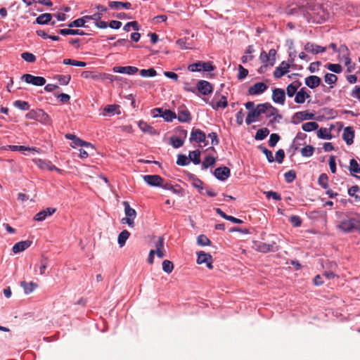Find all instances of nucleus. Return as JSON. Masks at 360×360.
<instances>
[{
    "label": "nucleus",
    "mask_w": 360,
    "mask_h": 360,
    "mask_svg": "<svg viewBox=\"0 0 360 360\" xmlns=\"http://www.w3.org/2000/svg\"><path fill=\"white\" fill-rule=\"evenodd\" d=\"M307 15L310 18L309 21L311 20L313 22L319 24L325 22L329 16L328 13L319 5L314 6L310 11L307 13Z\"/></svg>",
    "instance_id": "nucleus-1"
},
{
    "label": "nucleus",
    "mask_w": 360,
    "mask_h": 360,
    "mask_svg": "<svg viewBox=\"0 0 360 360\" xmlns=\"http://www.w3.org/2000/svg\"><path fill=\"white\" fill-rule=\"evenodd\" d=\"M26 117L31 120H35L45 125H51L52 124V120L50 116L42 109L30 110L26 115Z\"/></svg>",
    "instance_id": "nucleus-2"
},
{
    "label": "nucleus",
    "mask_w": 360,
    "mask_h": 360,
    "mask_svg": "<svg viewBox=\"0 0 360 360\" xmlns=\"http://www.w3.org/2000/svg\"><path fill=\"white\" fill-rule=\"evenodd\" d=\"M214 69V67L210 62L197 61L188 66V70L191 72H211Z\"/></svg>",
    "instance_id": "nucleus-3"
},
{
    "label": "nucleus",
    "mask_w": 360,
    "mask_h": 360,
    "mask_svg": "<svg viewBox=\"0 0 360 360\" xmlns=\"http://www.w3.org/2000/svg\"><path fill=\"white\" fill-rule=\"evenodd\" d=\"M265 108V106L262 105V103L259 104L257 105V107L249 111L248 116L245 120V122L247 124H250L255 122L257 121V118L262 114H264V109Z\"/></svg>",
    "instance_id": "nucleus-4"
},
{
    "label": "nucleus",
    "mask_w": 360,
    "mask_h": 360,
    "mask_svg": "<svg viewBox=\"0 0 360 360\" xmlns=\"http://www.w3.org/2000/svg\"><path fill=\"white\" fill-rule=\"evenodd\" d=\"M265 106V108L264 109V114H266V116L267 117H273V120L271 121L273 122H278L281 119H282V116L278 114V110L275 107L272 106L269 103H262Z\"/></svg>",
    "instance_id": "nucleus-5"
},
{
    "label": "nucleus",
    "mask_w": 360,
    "mask_h": 360,
    "mask_svg": "<svg viewBox=\"0 0 360 360\" xmlns=\"http://www.w3.org/2000/svg\"><path fill=\"white\" fill-rule=\"evenodd\" d=\"M21 79L26 83L31 84L37 86H41L46 84V79L44 77L39 76H34L30 74L23 75Z\"/></svg>",
    "instance_id": "nucleus-6"
},
{
    "label": "nucleus",
    "mask_w": 360,
    "mask_h": 360,
    "mask_svg": "<svg viewBox=\"0 0 360 360\" xmlns=\"http://www.w3.org/2000/svg\"><path fill=\"white\" fill-rule=\"evenodd\" d=\"M314 119V114L308 112L307 111H300L294 114L291 122L294 124H297L301 121Z\"/></svg>",
    "instance_id": "nucleus-7"
},
{
    "label": "nucleus",
    "mask_w": 360,
    "mask_h": 360,
    "mask_svg": "<svg viewBox=\"0 0 360 360\" xmlns=\"http://www.w3.org/2000/svg\"><path fill=\"white\" fill-rule=\"evenodd\" d=\"M338 57L340 62H343L346 66H349L351 63L349 58V50L346 45H341L338 50Z\"/></svg>",
    "instance_id": "nucleus-8"
},
{
    "label": "nucleus",
    "mask_w": 360,
    "mask_h": 360,
    "mask_svg": "<svg viewBox=\"0 0 360 360\" xmlns=\"http://www.w3.org/2000/svg\"><path fill=\"white\" fill-rule=\"evenodd\" d=\"M196 89L205 96L211 94L213 90L211 84L205 80H199L196 85Z\"/></svg>",
    "instance_id": "nucleus-9"
},
{
    "label": "nucleus",
    "mask_w": 360,
    "mask_h": 360,
    "mask_svg": "<svg viewBox=\"0 0 360 360\" xmlns=\"http://www.w3.org/2000/svg\"><path fill=\"white\" fill-rule=\"evenodd\" d=\"M143 179L146 183L151 186H160L161 184L163 182V179L157 174L144 175L143 176Z\"/></svg>",
    "instance_id": "nucleus-10"
},
{
    "label": "nucleus",
    "mask_w": 360,
    "mask_h": 360,
    "mask_svg": "<svg viewBox=\"0 0 360 360\" xmlns=\"http://www.w3.org/2000/svg\"><path fill=\"white\" fill-rule=\"evenodd\" d=\"M272 100L276 103L284 105L285 101V91L282 89H274L272 93Z\"/></svg>",
    "instance_id": "nucleus-11"
},
{
    "label": "nucleus",
    "mask_w": 360,
    "mask_h": 360,
    "mask_svg": "<svg viewBox=\"0 0 360 360\" xmlns=\"http://www.w3.org/2000/svg\"><path fill=\"white\" fill-rule=\"evenodd\" d=\"M187 131L182 129L180 131V136H172L170 139L172 146L174 148H179L184 145V139L186 137Z\"/></svg>",
    "instance_id": "nucleus-12"
},
{
    "label": "nucleus",
    "mask_w": 360,
    "mask_h": 360,
    "mask_svg": "<svg viewBox=\"0 0 360 360\" xmlns=\"http://www.w3.org/2000/svg\"><path fill=\"white\" fill-rule=\"evenodd\" d=\"M268 86L264 82H257L251 86L248 89L250 95H259L264 93Z\"/></svg>",
    "instance_id": "nucleus-13"
},
{
    "label": "nucleus",
    "mask_w": 360,
    "mask_h": 360,
    "mask_svg": "<svg viewBox=\"0 0 360 360\" xmlns=\"http://www.w3.org/2000/svg\"><path fill=\"white\" fill-rule=\"evenodd\" d=\"M304 50L308 53H311L315 55L325 52L326 47L321 46L311 42H307L304 46Z\"/></svg>",
    "instance_id": "nucleus-14"
},
{
    "label": "nucleus",
    "mask_w": 360,
    "mask_h": 360,
    "mask_svg": "<svg viewBox=\"0 0 360 360\" xmlns=\"http://www.w3.org/2000/svg\"><path fill=\"white\" fill-rule=\"evenodd\" d=\"M290 69V64L285 61H283L278 67H277L274 72V77L275 78H281L286 73L288 72Z\"/></svg>",
    "instance_id": "nucleus-15"
},
{
    "label": "nucleus",
    "mask_w": 360,
    "mask_h": 360,
    "mask_svg": "<svg viewBox=\"0 0 360 360\" xmlns=\"http://www.w3.org/2000/svg\"><path fill=\"white\" fill-rule=\"evenodd\" d=\"M230 169L227 167H221L215 169L214 175L217 179L225 181L230 176Z\"/></svg>",
    "instance_id": "nucleus-16"
},
{
    "label": "nucleus",
    "mask_w": 360,
    "mask_h": 360,
    "mask_svg": "<svg viewBox=\"0 0 360 360\" xmlns=\"http://www.w3.org/2000/svg\"><path fill=\"white\" fill-rule=\"evenodd\" d=\"M139 71V69L134 66H117L113 68V72L121 73V74H127V75H134Z\"/></svg>",
    "instance_id": "nucleus-17"
},
{
    "label": "nucleus",
    "mask_w": 360,
    "mask_h": 360,
    "mask_svg": "<svg viewBox=\"0 0 360 360\" xmlns=\"http://www.w3.org/2000/svg\"><path fill=\"white\" fill-rule=\"evenodd\" d=\"M206 139L205 134L200 129H193L191 134L190 141L203 143Z\"/></svg>",
    "instance_id": "nucleus-18"
},
{
    "label": "nucleus",
    "mask_w": 360,
    "mask_h": 360,
    "mask_svg": "<svg viewBox=\"0 0 360 360\" xmlns=\"http://www.w3.org/2000/svg\"><path fill=\"white\" fill-rule=\"evenodd\" d=\"M55 212V208L48 207L35 214V216L34 217V219L35 221H42L45 220L47 217L52 215Z\"/></svg>",
    "instance_id": "nucleus-19"
},
{
    "label": "nucleus",
    "mask_w": 360,
    "mask_h": 360,
    "mask_svg": "<svg viewBox=\"0 0 360 360\" xmlns=\"http://www.w3.org/2000/svg\"><path fill=\"white\" fill-rule=\"evenodd\" d=\"M354 137V131L352 127H347L344 129L342 133V139L347 145L353 143Z\"/></svg>",
    "instance_id": "nucleus-20"
},
{
    "label": "nucleus",
    "mask_w": 360,
    "mask_h": 360,
    "mask_svg": "<svg viewBox=\"0 0 360 360\" xmlns=\"http://www.w3.org/2000/svg\"><path fill=\"white\" fill-rule=\"evenodd\" d=\"M51 19L52 15L51 13H42L36 18L35 23L38 25H48L50 23L51 25H54L56 22H51Z\"/></svg>",
    "instance_id": "nucleus-21"
},
{
    "label": "nucleus",
    "mask_w": 360,
    "mask_h": 360,
    "mask_svg": "<svg viewBox=\"0 0 360 360\" xmlns=\"http://www.w3.org/2000/svg\"><path fill=\"white\" fill-rule=\"evenodd\" d=\"M32 244V241L30 240H23L18 243H16L12 248L13 253L18 254L20 252L24 251L27 248H28Z\"/></svg>",
    "instance_id": "nucleus-22"
},
{
    "label": "nucleus",
    "mask_w": 360,
    "mask_h": 360,
    "mask_svg": "<svg viewBox=\"0 0 360 360\" xmlns=\"http://www.w3.org/2000/svg\"><path fill=\"white\" fill-rule=\"evenodd\" d=\"M338 228L345 233H349L354 228V220H352V219L343 220L338 225Z\"/></svg>",
    "instance_id": "nucleus-23"
},
{
    "label": "nucleus",
    "mask_w": 360,
    "mask_h": 360,
    "mask_svg": "<svg viewBox=\"0 0 360 360\" xmlns=\"http://www.w3.org/2000/svg\"><path fill=\"white\" fill-rule=\"evenodd\" d=\"M321 79L318 76L311 75L305 78V84L310 89H314L321 84Z\"/></svg>",
    "instance_id": "nucleus-24"
},
{
    "label": "nucleus",
    "mask_w": 360,
    "mask_h": 360,
    "mask_svg": "<svg viewBox=\"0 0 360 360\" xmlns=\"http://www.w3.org/2000/svg\"><path fill=\"white\" fill-rule=\"evenodd\" d=\"M138 125L143 132H146L151 135L158 134V132L156 129H155L153 127L143 120L139 121Z\"/></svg>",
    "instance_id": "nucleus-25"
},
{
    "label": "nucleus",
    "mask_w": 360,
    "mask_h": 360,
    "mask_svg": "<svg viewBox=\"0 0 360 360\" xmlns=\"http://www.w3.org/2000/svg\"><path fill=\"white\" fill-rule=\"evenodd\" d=\"M109 7L112 9L119 10L120 8H124L129 10L131 8V4L129 2H121V1H112L109 2Z\"/></svg>",
    "instance_id": "nucleus-26"
},
{
    "label": "nucleus",
    "mask_w": 360,
    "mask_h": 360,
    "mask_svg": "<svg viewBox=\"0 0 360 360\" xmlns=\"http://www.w3.org/2000/svg\"><path fill=\"white\" fill-rule=\"evenodd\" d=\"M20 286L23 288L25 294L29 295L32 293L36 288H37L38 285L32 281H21Z\"/></svg>",
    "instance_id": "nucleus-27"
},
{
    "label": "nucleus",
    "mask_w": 360,
    "mask_h": 360,
    "mask_svg": "<svg viewBox=\"0 0 360 360\" xmlns=\"http://www.w3.org/2000/svg\"><path fill=\"white\" fill-rule=\"evenodd\" d=\"M309 97V95L306 92L305 88H302L298 91L295 96V102L298 104L304 103L305 100Z\"/></svg>",
    "instance_id": "nucleus-28"
},
{
    "label": "nucleus",
    "mask_w": 360,
    "mask_h": 360,
    "mask_svg": "<svg viewBox=\"0 0 360 360\" xmlns=\"http://www.w3.org/2000/svg\"><path fill=\"white\" fill-rule=\"evenodd\" d=\"M301 83L300 82H294L289 85H288L286 88V94L288 97H292L295 96L297 92L298 88L300 86Z\"/></svg>",
    "instance_id": "nucleus-29"
},
{
    "label": "nucleus",
    "mask_w": 360,
    "mask_h": 360,
    "mask_svg": "<svg viewBox=\"0 0 360 360\" xmlns=\"http://www.w3.org/2000/svg\"><path fill=\"white\" fill-rule=\"evenodd\" d=\"M349 170L352 175L354 176L356 179H360V176L353 174V173H354V174L360 173V166L355 159L350 160Z\"/></svg>",
    "instance_id": "nucleus-30"
},
{
    "label": "nucleus",
    "mask_w": 360,
    "mask_h": 360,
    "mask_svg": "<svg viewBox=\"0 0 360 360\" xmlns=\"http://www.w3.org/2000/svg\"><path fill=\"white\" fill-rule=\"evenodd\" d=\"M124 207V214L127 217L132 219L134 221L136 217V212L134 209L130 207L129 202L124 201L122 202Z\"/></svg>",
    "instance_id": "nucleus-31"
},
{
    "label": "nucleus",
    "mask_w": 360,
    "mask_h": 360,
    "mask_svg": "<svg viewBox=\"0 0 360 360\" xmlns=\"http://www.w3.org/2000/svg\"><path fill=\"white\" fill-rule=\"evenodd\" d=\"M38 165L41 169H48L50 171H56L59 173L61 172V169L56 167L53 165L51 164V162L44 161L42 160H38Z\"/></svg>",
    "instance_id": "nucleus-32"
},
{
    "label": "nucleus",
    "mask_w": 360,
    "mask_h": 360,
    "mask_svg": "<svg viewBox=\"0 0 360 360\" xmlns=\"http://www.w3.org/2000/svg\"><path fill=\"white\" fill-rule=\"evenodd\" d=\"M58 32L62 35H80L83 36L85 32L80 30H72V29H61Z\"/></svg>",
    "instance_id": "nucleus-33"
},
{
    "label": "nucleus",
    "mask_w": 360,
    "mask_h": 360,
    "mask_svg": "<svg viewBox=\"0 0 360 360\" xmlns=\"http://www.w3.org/2000/svg\"><path fill=\"white\" fill-rule=\"evenodd\" d=\"M8 148L12 151H35L39 152L36 148H30L25 146L9 145Z\"/></svg>",
    "instance_id": "nucleus-34"
},
{
    "label": "nucleus",
    "mask_w": 360,
    "mask_h": 360,
    "mask_svg": "<svg viewBox=\"0 0 360 360\" xmlns=\"http://www.w3.org/2000/svg\"><path fill=\"white\" fill-rule=\"evenodd\" d=\"M197 254H198L197 263L198 264H202L207 262H209V260H212V256L210 254L206 253L203 251H200V252H198Z\"/></svg>",
    "instance_id": "nucleus-35"
},
{
    "label": "nucleus",
    "mask_w": 360,
    "mask_h": 360,
    "mask_svg": "<svg viewBox=\"0 0 360 360\" xmlns=\"http://www.w3.org/2000/svg\"><path fill=\"white\" fill-rule=\"evenodd\" d=\"M317 136L321 139L330 140L332 139L330 130L323 127H321L317 131Z\"/></svg>",
    "instance_id": "nucleus-36"
},
{
    "label": "nucleus",
    "mask_w": 360,
    "mask_h": 360,
    "mask_svg": "<svg viewBox=\"0 0 360 360\" xmlns=\"http://www.w3.org/2000/svg\"><path fill=\"white\" fill-rule=\"evenodd\" d=\"M178 120L181 122H188L191 120V114L188 110H184L179 112L176 116Z\"/></svg>",
    "instance_id": "nucleus-37"
},
{
    "label": "nucleus",
    "mask_w": 360,
    "mask_h": 360,
    "mask_svg": "<svg viewBox=\"0 0 360 360\" xmlns=\"http://www.w3.org/2000/svg\"><path fill=\"white\" fill-rule=\"evenodd\" d=\"M130 233L127 230H123L118 236L117 243L120 247H123L129 238Z\"/></svg>",
    "instance_id": "nucleus-38"
},
{
    "label": "nucleus",
    "mask_w": 360,
    "mask_h": 360,
    "mask_svg": "<svg viewBox=\"0 0 360 360\" xmlns=\"http://www.w3.org/2000/svg\"><path fill=\"white\" fill-rule=\"evenodd\" d=\"M159 115L167 122H172L174 119L176 118V115L170 110H165L162 113Z\"/></svg>",
    "instance_id": "nucleus-39"
},
{
    "label": "nucleus",
    "mask_w": 360,
    "mask_h": 360,
    "mask_svg": "<svg viewBox=\"0 0 360 360\" xmlns=\"http://www.w3.org/2000/svg\"><path fill=\"white\" fill-rule=\"evenodd\" d=\"M200 152L198 150H193L189 153L188 159L190 162L192 161L193 164L198 165L200 163Z\"/></svg>",
    "instance_id": "nucleus-40"
},
{
    "label": "nucleus",
    "mask_w": 360,
    "mask_h": 360,
    "mask_svg": "<svg viewBox=\"0 0 360 360\" xmlns=\"http://www.w3.org/2000/svg\"><path fill=\"white\" fill-rule=\"evenodd\" d=\"M228 105V102L226 96H222L219 101L216 103H212V107L214 110H217L219 108H225Z\"/></svg>",
    "instance_id": "nucleus-41"
},
{
    "label": "nucleus",
    "mask_w": 360,
    "mask_h": 360,
    "mask_svg": "<svg viewBox=\"0 0 360 360\" xmlns=\"http://www.w3.org/2000/svg\"><path fill=\"white\" fill-rule=\"evenodd\" d=\"M314 148L311 145H307L300 150L302 156L304 158H309L313 155Z\"/></svg>",
    "instance_id": "nucleus-42"
},
{
    "label": "nucleus",
    "mask_w": 360,
    "mask_h": 360,
    "mask_svg": "<svg viewBox=\"0 0 360 360\" xmlns=\"http://www.w3.org/2000/svg\"><path fill=\"white\" fill-rule=\"evenodd\" d=\"M360 192V188L359 186H353L348 189L349 195L354 197L356 202H360V195L356 193Z\"/></svg>",
    "instance_id": "nucleus-43"
},
{
    "label": "nucleus",
    "mask_w": 360,
    "mask_h": 360,
    "mask_svg": "<svg viewBox=\"0 0 360 360\" xmlns=\"http://www.w3.org/2000/svg\"><path fill=\"white\" fill-rule=\"evenodd\" d=\"M216 160L212 156H207L202 162V169H206L215 164Z\"/></svg>",
    "instance_id": "nucleus-44"
},
{
    "label": "nucleus",
    "mask_w": 360,
    "mask_h": 360,
    "mask_svg": "<svg viewBox=\"0 0 360 360\" xmlns=\"http://www.w3.org/2000/svg\"><path fill=\"white\" fill-rule=\"evenodd\" d=\"M302 128L304 131L310 132L317 129L319 124L316 122H309L303 124Z\"/></svg>",
    "instance_id": "nucleus-45"
},
{
    "label": "nucleus",
    "mask_w": 360,
    "mask_h": 360,
    "mask_svg": "<svg viewBox=\"0 0 360 360\" xmlns=\"http://www.w3.org/2000/svg\"><path fill=\"white\" fill-rule=\"evenodd\" d=\"M259 250L261 252H266L269 251H276V246L275 243H272L271 244L262 243L259 245Z\"/></svg>",
    "instance_id": "nucleus-46"
},
{
    "label": "nucleus",
    "mask_w": 360,
    "mask_h": 360,
    "mask_svg": "<svg viewBox=\"0 0 360 360\" xmlns=\"http://www.w3.org/2000/svg\"><path fill=\"white\" fill-rule=\"evenodd\" d=\"M269 130L267 128H266V127L262 128V129H259V130H257L255 138L256 140L262 141V140L264 139L269 135Z\"/></svg>",
    "instance_id": "nucleus-47"
},
{
    "label": "nucleus",
    "mask_w": 360,
    "mask_h": 360,
    "mask_svg": "<svg viewBox=\"0 0 360 360\" xmlns=\"http://www.w3.org/2000/svg\"><path fill=\"white\" fill-rule=\"evenodd\" d=\"M13 105L22 110H28L30 109V104L27 101L17 100L13 102Z\"/></svg>",
    "instance_id": "nucleus-48"
},
{
    "label": "nucleus",
    "mask_w": 360,
    "mask_h": 360,
    "mask_svg": "<svg viewBox=\"0 0 360 360\" xmlns=\"http://www.w3.org/2000/svg\"><path fill=\"white\" fill-rule=\"evenodd\" d=\"M118 108H119V105H108L104 108L103 110H104L105 113H103V115H113L116 112V110Z\"/></svg>",
    "instance_id": "nucleus-49"
},
{
    "label": "nucleus",
    "mask_w": 360,
    "mask_h": 360,
    "mask_svg": "<svg viewBox=\"0 0 360 360\" xmlns=\"http://www.w3.org/2000/svg\"><path fill=\"white\" fill-rule=\"evenodd\" d=\"M63 63L65 65H71L77 67H85L86 65V63L83 61H78L73 59H64Z\"/></svg>",
    "instance_id": "nucleus-50"
},
{
    "label": "nucleus",
    "mask_w": 360,
    "mask_h": 360,
    "mask_svg": "<svg viewBox=\"0 0 360 360\" xmlns=\"http://www.w3.org/2000/svg\"><path fill=\"white\" fill-rule=\"evenodd\" d=\"M174 269L173 263L169 260H164L162 262V270L167 273L170 274L172 272Z\"/></svg>",
    "instance_id": "nucleus-51"
},
{
    "label": "nucleus",
    "mask_w": 360,
    "mask_h": 360,
    "mask_svg": "<svg viewBox=\"0 0 360 360\" xmlns=\"http://www.w3.org/2000/svg\"><path fill=\"white\" fill-rule=\"evenodd\" d=\"M157 75V72L153 68H150L148 70H141L140 71V75L143 77H155Z\"/></svg>",
    "instance_id": "nucleus-52"
},
{
    "label": "nucleus",
    "mask_w": 360,
    "mask_h": 360,
    "mask_svg": "<svg viewBox=\"0 0 360 360\" xmlns=\"http://www.w3.org/2000/svg\"><path fill=\"white\" fill-rule=\"evenodd\" d=\"M86 21L84 18H78L70 22L68 26L69 27H84Z\"/></svg>",
    "instance_id": "nucleus-53"
},
{
    "label": "nucleus",
    "mask_w": 360,
    "mask_h": 360,
    "mask_svg": "<svg viewBox=\"0 0 360 360\" xmlns=\"http://www.w3.org/2000/svg\"><path fill=\"white\" fill-rule=\"evenodd\" d=\"M197 243L200 246L209 245L210 240L206 236L201 234L197 238Z\"/></svg>",
    "instance_id": "nucleus-54"
},
{
    "label": "nucleus",
    "mask_w": 360,
    "mask_h": 360,
    "mask_svg": "<svg viewBox=\"0 0 360 360\" xmlns=\"http://www.w3.org/2000/svg\"><path fill=\"white\" fill-rule=\"evenodd\" d=\"M65 138L69 139V140H72V147H76V146H77L81 144L82 139H80L79 138L77 137L75 134H65Z\"/></svg>",
    "instance_id": "nucleus-55"
},
{
    "label": "nucleus",
    "mask_w": 360,
    "mask_h": 360,
    "mask_svg": "<svg viewBox=\"0 0 360 360\" xmlns=\"http://www.w3.org/2000/svg\"><path fill=\"white\" fill-rule=\"evenodd\" d=\"M70 75H58L56 76V79L59 82V84L60 85H67L70 82Z\"/></svg>",
    "instance_id": "nucleus-56"
},
{
    "label": "nucleus",
    "mask_w": 360,
    "mask_h": 360,
    "mask_svg": "<svg viewBox=\"0 0 360 360\" xmlns=\"http://www.w3.org/2000/svg\"><path fill=\"white\" fill-rule=\"evenodd\" d=\"M190 163V160L185 155H179L176 164L180 166H186Z\"/></svg>",
    "instance_id": "nucleus-57"
},
{
    "label": "nucleus",
    "mask_w": 360,
    "mask_h": 360,
    "mask_svg": "<svg viewBox=\"0 0 360 360\" xmlns=\"http://www.w3.org/2000/svg\"><path fill=\"white\" fill-rule=\"evenodd\" d=\"M328 176L326 174H321L318 179L319 184L323 188H327L328 185Z\"/></svg>",
    "instance_id": "nucleus-58"
},
{
    "label": "nucleus",
    "mask_w": 360,
    "mask_h": 360,
    "mask_svg": "<svg viewBox=\"0 0 360 360\" xmlns=\"http://www.w3.org/2000/svg\"><path fill=\"white\" fill-rule=\"evenodd\" d=\"M133 28L134 30L138 31L139 30V24L136 21L129 22L124 25L123 30L126 32H129L130 28Z\"/></svg>",
    "instance_id": "nucleus-59"
},
{
    "label": "nucleus",
    "mask_w": 360,
    "mask_h": 360,
    "mask_svg": "<svg viewBox=\"0 0 360 360\" xmlns=\"http://www.w3.org/2000/svg\"><path fill=\"white\" fill-rule=\"evenodd\" d=\"M338 77L332 73H327L324 77V81L328 84H333L337 82Z\"/></svg>",
    "instance_id": "nucleus-60"
},
{
    "label": "nucleus",
    "mask_w": 360,
    "mask_h": 360,
    "mask_svg": "<svg viewBox=\"0 0 360 360\" xmlns=\"http://www.w3.org/2000/svg\"><path fill=\"white\" fill-rule=\"evenodd\" d=\"M259 59L263 64L270 66L271 58L266 51H263L261 52Z\"/></svg>",
    "instance_id": "nucleus-61"
},
{
    "label": "nucleus",
    "mask_w": 360,
    "mask_h": 360,
    "mask_svg": "<svg viewBox=\"0 0 360 360\" xmlns=\"http://www.w3.org/2000/svg\"><path fill=\"white\" fill-rule=\"evenodd\" d=\"M327 68L330 71L337 73V74L340 73L342 70L341 65L339 64L329 63L327 65Z\"/></svg>",
    "instance_id": "nucleus-62"
},
{
    "label": "nucleus",
    "mask_w": 360,
    "mask_h": 360,
    "mask_svg": "<svg viewBox=\"0 0 360 360\" xmlns=\"http://www.w3.org/2000/svg\"><path fill=\"white\" fill-rule=\"evenodd\" d=\"M285 180L288 183L292 182L296 178V173L294 170H290L284 174Z\"/></svg>",
    "instance_id": "nucleus-63"
},
{
    "label": "nucleus",
    "mask_w": 360,
    "mask_h": 360,
    "mask_svg": "<svg viewBox=\"0 0 360 360\" xmlns=\"http://www.w3.org/2000/svg\"><path fill=\"white\" fill-rule=\"evenodd\" d=\"M23 60L28 63H34L36 60V57L34 54L29 52H24L21 54Z\"/></svg>",
    "instance_id": "nucleus-64"
}]
</instances>
